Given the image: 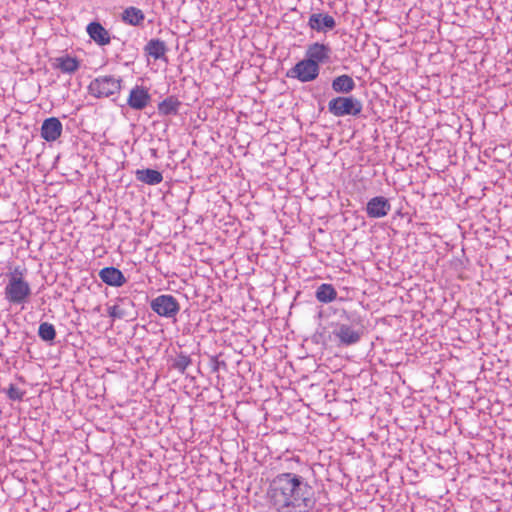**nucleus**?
<instances>
[{
    "label": "nucleus",
    "instance_id": "obj_8",
    "mask_svg": "<svg viewBox=\"0 0 512 512\" xmlns=\"http://www.w3.org/2000/svg\"><path fill=\"white\" fill-rule=\"evenodd\" d=\"M332 49L328 44L314 42L308 45L305 58L319 66L320 63L330 62Z\"/></svg>",
    "mask_w": 512,
    "mask_h": 512
},
{
    "label": "nucleus",
    "instance_id": "obj_25",
    "mask_svg": "<svg viewBox=\"0 0 512 512\" xmlns=\"http://www.w3.org/2000/svg\"><path fill=\"white\" fill-rule=\"evenodd\" d=\"M3 391L6 393L7 397L12 401H22L25 395V391L21 390L14 384H10L8 388L4 389Z\"/></svg>",
    "mask_w": 512,
    "mask_h": 512
},
{
    "label": "nucleus",
    "instance_id": "obj_27",
    "mask_svg": "<svg viewBox=\"0 0 512 512\" xmlns=\"http://www.w3.org/2000/svg\"><path fill=\"white\" fill-rule=\"evenodd\" d=\"M26 272V269L24 268H21V267H15L13 269V271H11L7 277H8V280H12L13 278L17 279V278H20V280H24V274Z\"/></svg>",
    "mask_w": 512,
    "mask_h": 512
},
{
    "label": "nucleus",
    "instance_id": "obj_3",
    "mask_svg": "<svg viewBox=\"0 0 512 512\" xmlns=\"http://www.w3.org/2000/svg\"><path fill=\"white\" fill-rule=\"evenodd\" d=\"M362 109V102L353 96H338L328 103V111L335 117L358 116Z\"/></svg>",
    "mask_w": 512,
    "mask_h": 512
},
{
    "label": "nucleus",
    "instance_id": "obj_20",
    "mask_svg": "<svg viewBox=\"0 0 512 512\" xmlns=\"http://www.w3.org/2000/svg\"><path fill=\"white\" fill-rule=\"evenodd\" d=\"M182 103L175 96H168L158 104V113L163 116L177 115Z\"/></svg>",
    "mask_w": 512,
    "mask_h": 512
},
{
    "label": "nucleus",
    "instance_id": "obj_16",
    "mask_svg": "<svg viewBox=\"0 0 512 512\" xmlns=\"http://www.w3.org/2000/svg\"><path fill=\"white\" fill-rule=\"evenodd\" d=\"M331 87L337 94H349L355 89L356 84L350 75L343 74L332 80Z\"/></svg>",
    "mask_w": 512,
    "mask_h": 512
},
{
    "label": "nucleus",
    "instance_id": "obj_10",
    "mask_svg": "<svg viewBox=\"0 0 512 512\" xmlns=\"http://www.w3.org/2000/svg\"><path fill=\"white\" fill-rule=\"evenodd\" d=\"M151 95L144 86L136 85L130 90L127 104L131 109L143 110L149 104Z\"/></svg>",
    "mask_w": 512,
    "mask_h": 512
},
{
    "label": "nucleus",
    "instance_id": "obj_4",
    "mask_svg": "<svg viewBox=\"0 0 512 512\" xmlns=\"http://www.w3.org/2000/svg\"><path fill=\"white\" fill-rule=\"evenodd\" d=\"M121 83L120 78L112 75L99 76L90 82L88 91L95 98L109 97L120 92Z\"/></svg>",
    "mask_w": 512,
    "mask_h": 512
},
{
    "label": "nucleus",
    "instance_id": "obj_23",
    "mask_svg": "<svg viewBox=\"0 0 512 512\" xmlns=\"http://www.w3.org/2000/svg\"><path fill=\"white\" fill-rule=\"evenodd\" d=\"M56 62V67L63 73L72 74L80 67V62L76 58L70 56L56 58Z\"/></svg>",
    "mask_w": 512,
    "mask_h": 512
},
{
    "label": "nucleus",
    "instance_id": "obj_13",
    "mask_svg": "<svg viewBox=\"0 0 512 512\" xmlns=\"http://www.w3.org/2000/svg\"><path fill=\"white\" fill-rule=\"evenodd\" d=\"M86 31L89 37L99 46H106L111 42L108 30L100 22L93 21L89 23Z\"/></svg>",
    "mask_w": 512,
    "mask_h": 512
},
{
    "label": "nucleus",
    "instance_id": "obj_6",
    "mask_svg": "<svg viewBox=\"0 0 512 512\" xmlns=\"http://www.w3.org/2000/svg\"><path fill=\"white\" fill-rule=\"evenodd\" d=\"M319 72L320 66L305 58L290 68L286 72V77L306 83L315 80L319 76Z\"/></svg>",
    "mask_w": 512,
    "mask_h": 512
},
{
    "label": "nucleus",
    "instance_id": "obj_14",
    "mask_svg": "<svg viewBox=\"0 0 512 512\" xmlns=\"http://www.w3.org/2000/svg\"><path fill=\"white\" fill-rule=\"evenodd\" d=\"M100 279L107 285L120 287L127 282L124 274L115 267H105L99 271Z\"/></svg>",
    "mask_w": 512,
    "mask_h": 512
},
{
    "label": "nucleus",
    "instance_id": "obj_26",
    "mask_svg": "<svg viewBox=\"0 0 512 512\" xmlns=\"http://www.w3.org/2000/svg\"><path fill=\"white\" fill-rule=\"evenodd\" d=\"M210 368L212 372H218L220 369H226L227 364L224 360H219L218 356H211L209 362Z\"/></svg>",
    "mask_w": 512,
    "mask_h": 512
},
{
    "label": "nucleus",
    "instance_id": "obj_11",
    "mask_svg": "<svg viewBox=\"0 0 512 512\" xmlns=\"http://www.w3.org/2000/svg\"><path fill=\"white\" fill-rule=\"evenodd\" d=\"M308 26L311 30L317 32H326L336 27L334 17L326 13H313L308 20Z\"/></svg>",
    "mask_w": 512,
    "mask_h": 512
},
{
    "label": "nucleus",
    "instance_id": "obj_7",
    "mask_svg": "<svg viewBox=\"0 0 512 512\" xmlns=\"http://www.w3.org/2000/svg\"><path fill=\"white\" fill-rule=\"evenodd\" d=\"M150 307L157 315L165 318H175L180 310L179 302L170 294H162L152 299Z\"/></svg>",
    "mask_w": 512,
    "mask_h": 512
},
{
    "label": "nucleus",
    "instance_id": "obj_9",
    "mask_svg": "<svg viewBox=\"0 0 512 512\" xmlns=\"http://www.w3.org/2000/svg\"><path fill=\"white\" fill-rule=\"evenodd\" d=\"M391 210L389 200L383 196L371 198L366 205V214L369 218H383Z\"/></svg>",
    "mask_w": 512,
    "mask_h": 512
},
{
    "label": "nucleus",
    "instance_id": "obj_17",
    "mask_svg": "<svg viewBox=\"0 0 512 512\" xmlns=\"http://www.w3.org/2000/svg\"><path fill=\"white\" fill-rule=\"evenodd\" d=\"M167 50L165 42L157 38L150 39L144 47L145 53L155 60L165 59Z\"/></svg>",
    "mask_w": 512,
    "mask_h": 512
},
{
    "label": "nucleus",
    "instance_id": "obj_12",
    "mask_svg": "<svg viewBox=\"0 0 512 512\" xmlns=\"http://www.w3.org/2000/svg\"><path fill=\"white\" fill-rule=\"evenodd\" d=\"M62 123L56 117H50L43 121L41 126V137L47 142L56 141L62 133Z\"/></svg>",
    "mask_w": 512,
    "mask_h": 512
},
{
    "label": "nucleus",
    "instance_id": "obj_19",
    "mask_svg": "<svg viewBox=\"0 0 512 512\" xmlns=\"http://www.w3.org/2000/svg\"><path fill=\"white\" fill-rule=\"evenodd\" d=\"M122 20L124 23L131 26H142L145 20V14L141 9L130 6L125 8L122 12Z\"/></svg>",
    "mask_w": 512,
    "mask_h": 512
},
{
    "label": "nucleus",
    "instance_id": "obj_2",
    "mask_svg": "<svg viewBox=\"0 0 512 512\" xmlns=\"http://www.w3.org/2000/svg\"><path fill=\"white\" fill-rule=\"evenodd\" d=\"M332 335L338 346L348 347L357 344L363 335V320L357 311L342 310L340 320L333 324Z\"/></svg>",
    "mask_w": 512,
    "mask_h": 512
},
{
    "label": "nucleus",
    "instance_id": "obj_22",
    "mask_svg": "<svg viewBox=\"0 0 512 512\" xmlns=\"http://www.w3.org/2000/svg\"><path fill=\"white\" fill-rule=\"evenodd\" d=\"M170 368L184 374L186 369L192 364L191 357L184 352H177L174 357L169 360Z\"/></svg>",
    "mask_w": 512,
    "mask_h": 512
},
{
    "label": "nucleus",
    "instance_id": "obj_24",
    "mask_svg": "<svg viewBox=\"0 0 512 512\" xmlns=\"http://www.w3.org/2000/svg\"><path fill=\"white\" fill-rule=\"evenodd\" d=\"M39 337L46 342H53L56 338V330L53 324L42 322L38 328Z\"/></svg>",
    "mask_w": 512,
    "mask_h": 512
},
{
    "label": "nucleus",
    "instance_id": "obj_1",
    "mask_svg": "<svg viewBox=\"0 0 512 512\" xmlns=\"http://www.w3.org/2000/svg\"><path fill=\"white\" fill-rule=\"evenodd\" d=\"M267 498L277 512H310L317 502L314 487L294 472L274 476L268 486Z\"/></svg>",
    "mask_w": 512,
    "mask_h": 512
},
{
    "label": "nucleus",
    "instance_id": "obj_18",
    "mask_svg": "<svg viewBox=\"0 0 512 512\" xmlns=\"http://www.w3.org/2000/svg\"><path fill=\"white\" fill-rule=\"evenodd\" d=\"M135 176L138 181L147 185H157L163 181L162 173L150 168L136 170Z\"/></svg>",
    "mask_w": 512,
    "mask_h": 512
},
{
    "label": "nucleus",
    "instance_id": "obj_5",
    "mask_svg": "<svg viewBox=\"0 0 512 512\" xmlns=\"http://www.w3.org/2000/svg\"><path fill=\"white\" fill-rule=\"evenodd\" d=\"M5 299L14 305H23L28 301L31 295V288L26 280L13 278L8 280L4 288Z\"/></svg>",
    "mask_w": 512,
    "mask_h": 512
},
{
    "label": "nucleus",
    "instance_id": "obj_21",
    "mask_svg": "<svg viewBox=\"0 0 512 512\" xmlns=\"http://www.w3.org/2000/svg\"><path fill=\"white\" fill-rule=\"evenodd\" d=\"M315 297L318 302L328 304L336 300L337 291L332 284L322 283L317 287Z\"/></svg>",
    "mask_w": 512,
    "mask_h": 512
},
{
    "label": "nucleus",
    "instance_id": "obj_15",
    "mask_svg": "<svg viewBox=\"0 0 512 512\" xmlns=\"http://www.w3.org/2000/svg\"><path fill=\"white\" fill-rule=\"evenodd\" d=\"M118 304L109 306L108 315L113 319H125L131 315L130 309L134 307V303L129 298H120Z\"/></svg>",
    "mask_w": 512,
    "mask_h": 512
}]
</instances>
